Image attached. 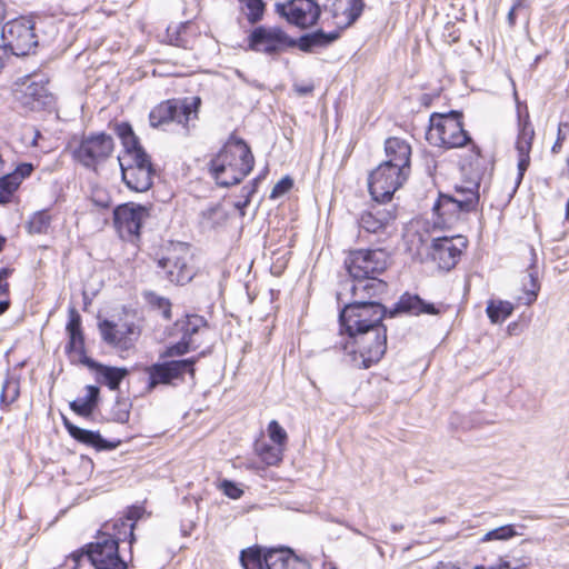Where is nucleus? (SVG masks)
<instances>
[{"label": "nucleus", "mask_w": 569, "mask_h": 569, "mask_svg": "<svg viewBox=\"0 0 569 569\" xmlns=\"http://www.w3.org/2000/svg\"><path fill=\"white\" fill-rule=\"evenodd\" d=\"M386 293L383 284L380 283L338 290L339 332L385 325L383 319L389 318V308L381 302V299Z\"/></svg>", "instance_id": "1"}, {"label": "nucleus", "mask_w": 569, "mask_h": 569, "mask_svg": "<svg viewBox=\"0 0 569 569\" xmlns=\"http://www.w3.org/2000/svg\"><path fill=\"white\" fill-rule=\"evenodd\" d=\"M134 540L133 525H128L122 518L108 520L97 531L94 541L74 552L72 558L78 562L86 556L96 569H128L127 561L119 553V545L128 541L131 546Z\"/></svg>", "instance_id": "2"}, {"label": "nucleus", "mask_w": 569, "mask_h": 569, "mask_svg": "<svg viewBox=\"0 0 569 569\" xmlns=\"http://www.w3.org/2000/svg\"><path fill=\"white\" fill-rule=\"evenodd\" d=\"M341 340L335 345L342 352V361L356 369H369L377 365L387 351V326L353 329L339 332Z\"/></svg>", "instance_id": "3"}, {"label": "nucleus", "mask_w": 569, "mask_h": 569, "mask_svg": "<svg viewBox=\"0 0 569 569\" xmlns=\"http://www.w3.org/2000/svg\"><path fill=\"white\" fill-rule=\"evenodd\" d=\"M208 166L218 186L231 187L240 183L252 171L254 157L249 144L231 133Z\"/></svg>", "instance_id": "4"}, {"label": "nucleus", "mask_w": 569, "mask_h": 569, "mask_svg": "<svg viewBox=\"0 0 569 569\" xmlns=\"http://www.w3.org/2000/svg\"><path fill=\"white\" fill-rule=\"evenodd\" d=\"M389 257L382 249L351 250L345 259V267L349 278L340 282L339 290H351L356 287H371L372 283L383 284L388 291V283L379 278L388 267Z\"/></svg>", "instance_id": "5"}, {"label": "nucleus", "mask_w": 569, "mask_h": 569, "mask_svg": "<svg viewBox=\"0 0 569 569\" xmlns=\"http://www.w3.org/2000/svg\"><path fill=\"white\" fill-rule=\"evenodd\" d=\"M426 139L430 144L446 149L461 148L471 143V158L480 157V148L472 143L470 134L463 129L461 111L433 112L429 119Z\"/></svg>", "instance_id": "6"}, {"label": "nucleus", "mask_w": 569, "mask_h": 569, "mask_svg": "<svg viewBox=\"0 0 569 569\" xmlns=\"http://www.w3.org/2000/svg\"><path fill=\"white\" fill-rule=\"evenodd\" d=\"M243 569H311L309 561L288 547L264 548L258 545L240 551Z\"/></svg>", "instance_id": "7"}, {"label": "nucleus", "mask_w": 569, "mask_h": 569, "mask_svg": "<svg viewBox=\"0 0 569 569\" xmlns=\"http://www.w3.org/2000/svg\"><path fill=\"white\" fill-rule=\"evenodd\" d=\"M1 38L9 56H27L38 46L34 23L31 18L20 17L2 27Z\"/></svg>", "instance_id": "8"}, {"label": "nucleus", "mask_w": 569, "mask_h": 569, "mask_svg": "<svg viewBox=\"0 0 569 569\" xmlns=\"http://www.w3.org/2000/svg\"><path fill=\"white\" fill-rule=\"evenodd\" d=\"M291 38L281 27L258 26L247 37V50L274 57L291 49Z\"/></svg>", "instance_id": "9"}, {"label": "nucleus", "mask_w": 569, "mask_h": 569, "mask_svg": "<svg viewBox=\"0 0 569 569\" xmlns=\"http://www.w3.org/2000/svg\"><path fill=\"white\" fill-rule=\"evenodd\" d=\"M409 173L397 164L380 163L368 178L369 192L373 201L385 203L392 199L393 193L405 183Z\"/></svg>", "instance_id": "10"}, {"label": "nucleus", "mask_w": 569, "mask_h": 569, "mask_svg": "<svg viewBox=\"0 0 569 569\" xmlns=\"http://www.w3.org/2000/svg\"><path fill=\"white\" fill-rule=\"evenodd\" d=\"M113 139L106 132L83 134L79 146L73 150L76 161L87 169L96 170L97 166L106 161L113 151Z\"/></svg>", "instance_id": "11"}, {"label": "nucleus", "mask_w": 569, "mask_h": 569, "mask_svg": "<svg viewBox=\"0 0 569 569\" xmlns=\"http://www.w3.org/2000/svg\"><path fill=\"white\" fill-rule=\"evenodd\" d=\"M189 248L183 242H171L158 259V268L163 277L176 284H184L192 279V270L187 264Z\"/></svg>", "instance_id": "12"}, {"label": "nucleus", "mask_w": 569, "mask_h": 569, "mask_svg": "<svg viewBox=\"0 0 569 569\" xmlns=\"http://www.w3.org/2000/svg\"><path fill=\"white\" fill-rule=\"evenodd\" d=\"M149 216L147 206L126 202L113 209V226L122 240L136 242L140 239L142 223Z\"/></svg>", "instance_id": "13"}, {"label": "nucleus", "mask_w": 569, "mask_h": 569, "mask_svg": "<svg viewBox=\"0 0 569 569\" xmlns=\"http://www.w3.org/2000/svg\"><path fill=\"white\" fill-rule=\"evenodd\" d=\"M203 355L204 352H201L198 356L186 359L169 360L151 365L147 368L149 376L148 389L152 390L158 385H169L176 379H182L186 373L194 377V366Z\"/></svg>", "instance_id": "14"}, {"label": "nucleus", "mask_w": 569, "mask_h": 569, "mask_svg": "<svg viewBox=\"0 0 569 569\" xmlns=\"http://www.w3.org/2000/svg\"><path fill=\"white\" fill-rule=\"evenodd\" d=\"M468 246L465 236L433 238L430 244L429 257L443 271H450L459 262L463 250Z\"/></svg>", "instance_id": "15"}, {"label": "nucleus", "mask_w": 569, "mask_h": 569, "mask_svg": "<svg viewBox=\"0 0 569 569\" xmlns=\"http://www.w3.org/2000/svg\"><path fill=\"white\" fill-rule=\"evenodd\" d=\"M98 328L106 345L122 351L131 349L140 336L139 327L132 321L118 326L111 320L103 319L99 321Z\"/></svg>", "instance_id": "16"}, {"label": "nucleus", "mask_w": 569, "mask_h": 569, "mask_svg": "<svg viewBox=\"0 0 569 569\" xmlns=\"http://www.w3.org/2000/svg\"><path fill=\"white\" fill-rule=\"evenodd\" d=\"M277 12L299 28L315 26L321 14V9L315 0H290L277 4Z\"/></svg>", "instance_id": "17"}, {"label": "nucleus", "mask_w": 569, "mask_h": 569, "mask_svg": "<svg viewBox=\"0 0 569 569\" xmlns=\"http://www.w3.org/2000/svg\"><path fill=\"white\" fill-rule=\"evenodd\" d=\"M442 303L436 305L423 300L419 295L405 292L392 308H389V318H395L398 315L421 316L431 315L437 316L442 312Z\"/></svg>", "instance_id": "18"}, {"label": "nucleus", "mask_w": 569, "mask_h": 569, "mask_svg": "<svg viewBox=\"0 0 569 569\" xmlns=\"http://www.w3.org/2000/svg\"><path fill=\"white\" fill-rule=\"evenodd\" d=\"M476 209L477 199L472 193L469 199L457 200L451 194L440 192L432 207L433 213L441 218L443 222L458 219L460 213H469Z\"/></svg>", "instance_id": "19"}, {"label": "nucleus", "mask_w": 569, "mask_h": 569, "mask_svg": "<svg viewBox=\"0 0 569 569\" xmlns=\"http://www.w3.org/2000/svg\"><path fill=\"white\" fill-rule=\"evenodd\" d=\"M62 422L68 433L78 442L96 449L97 451L113 450L121 443L120 440L104 439L99 431H92L73 425L66 416Z\"/></svg>", "instance_id": "20"}, {"label": "nucleus", "mask_w": 569, "mask_h": 569, "mask_svg": "<svg viewBox=\"0 0 569 569\" xmlns=\"http://www.w3.org/2000/svg\"><path fill=\"white\" fill-rule=\"evenodd\" d=\"M535 130L529 121L519 124V132L516 141V150L518 152V174L516 179L515 190L521 183L523 176L530 164V151L532 148V140Z\"/></svg>", "instance_id": "21"}, {"label": "nucleus", "mask_w": 569, "mask_h": 569, "mask_svg": "<svg viewBox=\"0 0 569 569\" xmlns=\"http://www.w3.org/2000/svg\"><path fill=\"white\" fill-rule=\"evenodd\" d=\"M381 203L373 204L369 210L363 211L359 219L358 224L361 231L368 233H378L385 229L386 226L396 219L395 213L391 210L381 209Z\"/></svg>", "instance_id": "22"}, {"label": "nucleus", "mask_w": 569, "mask_h": 569, "mask_svg": "<svg viewBox=\"0 0 569 569\" xmlns=\"http://www.w3.org/2000/svg\"><path fill=\"white\" fill-rule=\"evenodd\" d=\"M83 366L97 371L99 383L107 386L110 390H118L122 380L128 376L127 368L102 365L92 358H84Z\"/></svg>", "instance_id": "23"}, {"label": "nucleus", "mask_w": 569, "mask_h": 569, "mask_svg": "<svg viewBox=\"0 0 569 569\" xmlns=\"http://www.w3.org/2000/svg\"><path fill=\"white\" fill-rule=\"evenodd\" d=\"M340 37L339 30L326 32L322 29L305 33L293 39L292 48H299L303 52H315L317 49L327 48Z\"/></svg>", "instance_id": "24"}, {"label": "nucleus", "mask_w": 569, "mask_h": 569, "mask_svg": "<svg viewBox=\"0 0 569 569\" xmlns=\"http://www.w3.org/2000/svg\"><path fill=\"white\" fill-rule=\"evenodd\" d=\"M385 151L387 156L385 162L397 164L399 169L409 173L411 147L406 140L397 137L388 138L385 142Z\"/></svg>", "instance_id": "25"}, {"label": "nucleus", "mask_w": 569, "mask_h": 569, "mask_svg": "<svg viewBox=\"0 0 569 569\" xmlns=\"http://www.w3.org/2000/svg\"><path fill=\"white\" fill-rule=\"evenodd\" d=\"M121 178L126 186L136 192H144L152 187L153 168H127L120 167Z\"/></svg>", "instance_id": "26"}, {"label": "nucleus", "mask_w": 569, "mask_h": 569, "mask_svg": "<svg viewBox=\"0 0 569 569\" xmlns=\"http://www.w3.org/2000/svg\"><path fill=\"white\" fill-rule=\"evenodd\" d=\"M530 264L528 266L529 283H523L522 295L517 298L518 303L523 306L532 305L538 297L540 283L538 281V257L536 250L530 248Z\"/></svg>", "instance_id": "27"}, {"label": "nucleus", "mask_w": 569, "mask_h": 569, "mask_svg": "<svg viewBox=\"0 0 569 569\" xmlns=\"http://www.w3.org/2000/svg\"><path fill=\"white\" fill-rule=\"evenodd\" d=\"M26 103L30 104L31 108H50L53 104V96L49 92L46 83L40 80L29 79V83L26 84L24 89Z\"/></svg>", "instance_id": "28"}, {"label": "nucleus", "mask_w": 569, "mask_h": 569, "mask_svg": "<svg viewBox=\"0 0 569 569\" xmlns=\"http://www.w3.org/2000/svg\"><path fill=\"white\" fill-rule=\"evenodd\" d=\"M365 9V0H335L332 11L335 18H343L345 27L355 23Z\"/></svg>", "instance_id": "29"}, {"label": "nucleus", "mask_w": 569, "mask_h": 569, "mask_svg": "<svg viewBox=\"0 0 569 569\" xmlns=\"http://www.w3.org/2000/svg\"><path fill=\"white\" fill-rule=\"evenodd\" d=\"M200 104L201 99L199 97H193L190 101L187 98L183 100L176 99V111L172 114L171 122L181 124L186 129V132H189V121L198 118Z\"/></svg>", "instance_id": "30"}, {"label": "nucleus", "mask_w": 569, "mask_h": 569, "mask_svg": "<svg viewBox=\"0 0 569 569\" xmlns=\"http://www.w3.org/2000/svg\"><path fill=\"white\" fill-rule=\"evenodd\" d=\"M86 396L79 397L69 403L70 409L78 416L88 418L98 407L100 399V389L97 386L88 385L86 387Z\"/></svg>", "instance_id": "31"}, {"label": "nucleus", "mask_w": 569, "mask_h": 569, "mask_svg": "<svg viewBox=\"0 0 569 569\" xmlns=\"http://www.w3.org/2000/svg\"><path fill=\"white\" fill-rule=\"evenodd\" d=\"M176 327L181 332L182 338H186L192 345H197L194 336L198 335L201 329L208 327V321L204 317L199 315H187L184 319L176 322Z\"/></svg>", "instance_id": "32"}, {"label": "nucleus", "mask_w": 569, "mask_h": 569, "mask_svg": "<svg viewBox=\"0 0 569 569\" xmlns=\"http://www.w3.org/2000/svg\"><path fill=\"white\" fill-rule=\"evenodd\" d=\"M114 132L121 140L124 149V156L142 149L139 138L133 132L132 126L129 122H119L114 124Z\"/></svg>", "instance_id": "33"}, {"label": "nucleus", "mask_w": 569, "mask_h": 569, "mask_svg": "<svg viewBox=\"0 0 569 569\" xmlns=\"http://www.w3.org/2000/svg\"><path fill=\"white\" fill-rule=\"evenodd\" d=\"M176 99H169L160 102L151 109L149 113V122L152 128H158L172 120V114L176 111Z\"/></svg>", "instance_id": "34"}, {"label": "nucleus", "mask_w": 569, "mask_h": 569, "mask_svg": "<svg viewBox=\"0 0 569 569\" xmlns=\"http://www.w3.org/2000/svg\"><path fill=\"white\" fill-rule=\"evenodd\" d=\"M20 396V380L16 376L8 375L2 383L0 395V407L3 411H8L11 403H13Z\"/></svg>", "instance_id": "35"}, {"label": "nucleus", "mask_w": 569, "mask_h": 569, "mask_svg": "<svg viewBox=\"0 0 569 569\" xmlns=\"http://www.w3.org/2000/svg\"><path fill=\"white\" fill-rule=\"evenodd\" d=\"M191 27V22H181L176 27H168L167 28V39L169 44L188 49L191 44V38L188 33V30Z\"/></svg>", "instance_id": "36"}, {"label": "nucleus", "mask_w": 569, "mask_h": 569, "mask_svg": "<svg viewBox=\"0 0 569 569\" xmlns=\"http://www.w3.org/2000/svg\"><path fill=\"white\" fill-rule=\"evenodd\" d=\"M487 316L492 323H501L508 317L511 316L513 311V305L509 301H495L490 300L487 306Z\"/></svg>", "instance_id": "37"}, {"label": "nucleus", "mask_w": 569, "mask_h": 569, "mask_svg": "<svg viewBox=\"0 0 569 569\" xmlns=\"http://www.w3.org/2000/svg\"><path fill=\"white\" fill-rule=\"evenodd\" d=\"M241 11L250 24L260 22L266 11L263 0H238Z\"/></svg>", "instance_id": "38"}, {"label": "nucleus", "mask_w": 569, "mask_h": 569, "mask_svg": "<svg viewBox=\"0 0 569 569\" xmlns=\"http://www.w3.org/2000/svg\"><path fill=\"white\" fill-rule=\"evenodd\" d=\"M120 167L127 168H153L150 156L146 150L139 149L128 156L118 157Z\"/></svg>", "instance_id": "39"}, {"label": "nucleus", "mask_w": 569, "mask_h": 569, "mask_svg": "<svg viewBox=\"0 0 569 569\" xmlns=\"http://www.w3.org/2000/svg\"><path fill=\"white\" fill-rule=\"evenodd\" d=\"M260 459L268 466H277L283 457L282 447L270 443H261L256 448Z\"/></svg>", "instance_id": "40"}, {"label": "nucleus", "mask_w": 569, "mask_h": 569, "mask_svg": "<svg viewBox=\"0 0 569 569\" xmlns=\"http://www.w3.org/2000/svg\"><path fill=\"white\" fill-rule=\"evenodd\" d=\"M51 224V217L47 210L34 212L27 222V229L30 233H47Z\"/></svg>", "instance_id": "41"}, {"label": "nucleus", "mask_w": 569, "mask_h": 569, "mask_svg": "<svg viewBox=\"0 0 569 569\" xmlns=\"http://www.w3.org/2000/svg\"><path fill=\"white\" fill-rule=\"evenodd\" d=\"M144 298L149 306L161 313L163 319L171 320V302L168 298L158 296L154 292H146Z\"/></svg>", "instance_id": "42"}, {"label": "nucleus", "mask_w": 569, "mask_h": 569, "mask_svg": "<svg viewBox=\"0 0 569 569\" xmlns=\"http://www.w3.org/2000/svg\"><path fill=\"white\" fill-rule=\"evenodd\" d=\"M69 341L66 345L67 353H78L79 361L83 365L84 358H89L86 353V343H84V335L83 331L80 332H70L68 333Z\"/></svg>", "instance_id": "43"}, {"label": "nucleus", "mask_w": 569, "mask_h": 569, "mask_svg": "<svg viewBox=\"0 0 569 569\" xmlns=\"http://www.w3.org/2000/svg\"><path fill=\"white\" fill-rule=\"evenodd\" d=\"M519 535H521V532L517 531L515 525H505V526H501V527H498L496 529L488 531L481 540L482 541L508 540V539L513 538Z\"/></svg>", "instance_id": "44"}, {"label": "nucleus", "mask_w": 569, "mask_h": 569, "mask_svg": "<svg viewBox=\"0 0 569 569\" xmlns=\"http://www.w3.org/2000/svg\"><path fill=\"white\" fill-rule=\"evenodd\" d=\"M199 347V345H192L189 342L186 338H182L170 346H168L162 353V357L171 358L177 356H183L188 353L190 350H196Z\"/></svg>", "instance_id": "45"}, {"label": "nucleus", "mask_w": 569, "mask_h": 569, "mask_svg": "<svg viewBox=\"0 0 569 569\" xmlns=\"http://www.w3.org/2000/svg\"><path fill=\"white\" fill-rule=\"evenodd\" d=\"M19 188L18 182L14 181L12 176L6 174L0 177V203L10 201L13 192Z\"/></svg>", "instance_id": "46"}, {"label": "nucleus", "mask_w": 569, "mask_h": 569, "mask_svg": "<svg viewBox=\"0 0 569 569\" xmlns=\"http://www.w3.org/2000/svg\"><path fill=\"white\" fill-rule=\"evenodd\" d=\"M479 182H468V186H456L453 198L457 200H463L471 198V193L476 197L477 203L479 202Z\"/></svg>", "instance_id": "47"}, {"label": "nucleus", "mask_w": 569, "mask_h": 569, "mask_svg": "<svg viewBox=\"0 0 569 569\" xmlns=\"http://www.w3.org/2000/svg\"><path fill=\"white\" fill-rule=\"evenodd\" d=\"M268 433L273 443L279 447H283L288 440L286 430L279 425L277 420L269 422Z\"/></svg>", "instance_id": "48"}, {"label": "nucleus", "mask_w": 569, "mask_h": 569, "mask_svg": "<svg viewBox=\"0 0 569 569\" xmlns=\"http://www.w3.org/2000/svg\"><path fill=\"white\" fill-rule=\"evenodd\" d=\"M131 405L127 400L117 399L112 408V419L119 423H126L130 417Z\"/></svg>", "instance_id": "49"}, {"label": "nucleus", "mask_w": 569, "mask_h": 569, "mask_svg": "<svg viewBox=\"0 0 569 569\" xmlns=\"http://www.w3.org/2000/svg\"><path fill=\"white\" fill-rule=\"evenodd\" d=\"M91 202L99 209H109L111 206V197L103 189H96L91 194Z\"/></svg>", "instance_id": "50"}, {"label": "nucleus", "mask_w": 569, "mask_h": 569, "mask_svg": "<svg viewBox=\"0 0 569 569\" xmlns=\"http://www.w3.org/2000/svg\"><path fill=\"white\" fill-rule=\"evenodd\" d=\"M292 186L293 180L289 176L281 178L272 188L270 198L276 199L283 196L292 188Z\"/></svg>", "instance_id": "51"}, {"label": "nucleus", "mask_w": 569, "mask_h": 569, "mask_svg": "<svg viewBox=\"0 0 569 569\" xmlns=\"http://www.w3.org/2000/svg\"><path fill=\"white\" fill-rule=\"evenodd\" d=\"M220 489L230 499H239L243 495V490L236 482L228 479L221 481Z\"/></svg>", "instance_id": "52"}, {"label": "nucleus", "mask_w": 569, "mask_h": 569, "mask_svg": "<svg viewBox=\"0 0 569 569\" xmlns=\"http://www.w3.org/2000/svg\"><path fill=\"white\" fill-rule=\"evenodd\" d=\"M81 323H82V321H81L80 313L76 310V308H73V307L70 308L69 309V319H68V322L66 326L67 333L82 331Z\"/></svg>", "instance_id": "53"}, {"label": "nucleus", "mask_w": 569, "mask_h": 569, "mask_svg": "<svg viewBox=\"0 0 569 569\" xmlns=\"http://www.w3.org/2000/svg\"><path fill=\"white\" fill-rule=\"evenodd\" d=\"M33 169H34V167L32 163L22 162V163L18 164L16 167L14 171L9 173V176H12L14 178V181L18 182V184L20 186L22 180L24 178H28L32 173Z\"/></svg>", "instance_id": "54"}, {"label": "nucleus", "mask_w": 569, "mask_h": 569, "mask_svg": "<svg viewBox=\"0 0 569 569\" xmlns=\"http://www.w3.org/2000/svg\"><path fill=\"white\" fill-rule=\"evenodd\" d=\"M143 509L138 506H131L128 508L126 516L121 517L128 525H136V521L141 518Z\"/></svg>", "instance_id": "55"}, {"label": "nucleus", "mask_w": 569, "mask_h": 569, "mask_svg": "<svg viewBox=\"0 0 569 569\" xmlns=\"http://www.w3.org/2000/svg\"><path fill=\"white\" fill-rule=\"evenodd\" d=\"M568 123H559L558 126V132H557V139L551 147L552 153H558L562 148V142L566 140V134L562 132V128H568Z\"/></svg>", "instance_id": "56"}, {"label": "nucleus", "mask_w": 569, "mask_h": 569, "mask_svg": "<svg viewBox=\"0 0 569 569\" xmlns=\"http://www.w3.org/2000/svg\"><path fill=\"white\" fill-rule=\"evenodd\" d=\"M194 528V522L189 520V521H183L180 526V531L182 533L183 537H188L190 536L191 531L193 530Z\"/></svg>", "instance_id": "57"}, {"label": "nucleus", "mask_w": 569, "mask_h": 569, "mask_svg": "<svg viewBox=\"0 0 569 569\" xmlns=\"http://www.w3.org/2000/svg\"><path fill=\"white\" fill-rule=\"evenodd\" d=\"M433 569H461V568L451 561H448V562L440 561L435 566Z\"/></svg>", "instance_id": "58"}, {"label": "nucleus", "mask_w": 569, "mask_h": 569, "mask_svg": "<svg viewBox=\"0 0 569 569\" xmlns=\"http://www.w3.org/2000/svg\"><path fill=\"white\" fill-rule=\"evenodd\" d=\"M511 8H513V10H522V9H527L528 8V0H512V6Z\"/></svg>", "instance_id": "59"}, {"label": "nucleus", "mask_w": 569, "mask_h": 569, "mask_svg": "<svg viewBox=\"0 0 569 569\" xmlns=\"http://www.w3.org/2000/svg\"><path fill=\"white\" fill-rule=\"evenodd\" d=\"M12 269L3 267L0 268V282H7V278L12 273Z\"/></svg>", "instance_id": "60"}, {"label": "nucleus", "mask_w": 569, "mask_h": 569, "mask_svg": "<svg viewBox=\"0 0 569 569\" xmlns=\"http://www.w3.org/2000/svg\"><path fill=\"white\" fill-rule=\"evenodd\" d=\"M254 192V187L253 186H243L242 189H241V193L243 197H246V199H249L250 200V197L251 194Z\"/></svg>", "instance_id": "61"}, {"label": "nucleus", "mask_w": 569, "mask_h": 569, "mask_svg": "<svg viewBox=\"0 0 569 569\" xmlns=\"http://www.w3.org/2000/svg\"><path fill=\"white\" fill-rule=\"evenodd\" d=\"M517 12H518V10H513V8H510V10L508 12L507 20H508V23L510 27H513L516 24V13Z\"/></svg>", "instance_id": "62"}, {"label": "nucleus", "mask_w": 569, "mask_h": 569, "mask_svg": "<svg viewBox=\"0 0 569 569\" xmlns=\"http://www.w3.org/2000/svg\"><path fill=\"white\" fill-rule=\"evenodd\" d=\"M313 90V86H301V87H297L296 88V91L300 94H308V93H311Z\"/></svg>", "instance_id": "63"}, {"label": "nucleus", "mask_w": 569, "mask_h": 569, "mask_svg": "<svg viewBox=\"0 0 569 569\" xmlns=\"http://www.w3.org/2000/svg\"><path fill=\"white\" fill-rule=\"evenodd\" d=\"M10 307V300L8 298L0 299V316L3 315Z\"/></svg>", "instance_id": "64"}]
</instances>
